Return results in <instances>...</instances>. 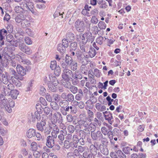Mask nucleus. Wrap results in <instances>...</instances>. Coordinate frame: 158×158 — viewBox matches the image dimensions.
<instances>
[{"mask_svg": "<svg viewBox=\"0 0 158 158\" xmlns=\"http://www.w3.org/2000/svg\"><path fill=\"white\" fill-rule=\"evenodd\" d=\"M27 16L23 13L18 14L15 18V20L17 23H20L22 27L26 28L29 26L30 21L27 19Z\"/></svg>", "mask_w": 158, "mask_h": 158, "instance_id": "1", "label": "nucleus"}, {"mask_svg": "<svg viewBox=\"0 0 158 158\" xmlns=\"http://www.w3.org/2000/svg\"><path fill=\"white\" fill-rule=\"evenodd\" d=\"M89 120L86 117L85 115L83 114H80L79 117V119L77 121L78 124L75 126L76 128L79 127L80 129H88V126L89 125Z\"/></svg>", "mask_w": 158, "mask_h": 158, "instance_id": "2", "label": "nucleus"}, {"mask_svg": "<svg viewBox=\"0 0 158 158\" xmlns=\"http://www.w3.org/2000/svg\"><path fill=\"white\" fill-rule=\"evenodd\" d=\"M80 37L81 40L82 44H86L87 42L90 41L92 42L94 39V37L92 36V33L89 31L86 32L83 34H82L81 36Z\"/></svg>", "mask_w": 158, "mask_h": 158, "instance_id": "3", "label": "nucleus"}, {"mask_svg": "<svg viewBox=\"0 0 158 158\" xmlns=\"http://www.w3.org/2000/svg\"><path fill=\"white\" fill-rule=\"evenodd\" d=\"M73 61L72 57L67 54L65 58L60 62L61 65L63 68H68V67L71 64Z\"/></svg>", "mask_w": 158, "mask_h": 158, "instance_id": "4", "label": "nucleus"}, {"mask_svg": "<svg viewBox=\"0 0 158 158\" xmlns=\"http://www.w3.org/2000/svg\"><path fill=\"white\" fill-rule=\"evenodd\" d=\"M63 117L59 112H56L53 114V118L51 120V123L56 124L57 123H59L63 122Z\"/></svg>", "mask_w": 158, "mask_h": 158, "instance_id": "5", "label": "nucleus"}, {"mask_svg": "<svg viewBox=\"0 0 158 158\" xmlns=\"http://www.w3.org/2000/svg\"><path fill=\"white\" fill-rule=\"evenodd\" d=\"M75 26L77 31L79 32H83L85 29V24L83 21L77 19L75 23Z\"/></svg>", "mask_w": 158, "mask_h": 158, "instance_id": "6", "label": "nucleus"}, {"mask_svg": "<svg viewBox=\"0 0 158 158\" xmlns=\"http://www.w3.org/2000/svg\"><path fill=\"white\" fill-rule=\"evenodd\" d=\"M43 117L42 119L41 120L40 123H37L36 124V127L38 131L41 132H43L44 129L45 127L46 123L45 119L48 118L47 116L45 114L42 115Z\"/></svg>", "mask_w": 158, "mask_h": 158, "instance_id": "7", "label": "nucleus"}, {"mask_svg": "<svg viewBox=\"0 0 158 158\" xmlns=\"http://www.w3.org/2000/svg\"><path fill=\"white\" fill-rule=\"evenodd\" d=\"M64 69L62 73V77L64 80H70L72 76L73 72L71 70L68 68H63Z\"/></svg>", "mask_w": 158, "mask_h": 158, "instance_id": "8", "label": "nucleus"}, {"mask_svg": "<svg viewBox=\"0 0 158 158\" xmlns=\"http://www.w3.org/2000/svg\"><path fill=\"white\" fill-rule=\"evenodd\" d=\"M112 127L111 125L106 123V127H102L101 129V132L104 135H107L108 137L110 136L111 133Z\"/></svg>", "mask_w": 158, "mask_h": 158, "instance_id": "9", "label": "nucleus"}, {"mask_svg": "<svg viewBox=\"0 0 158 158\" xmlns=\"http://www.w3.org/2000/svg\"><path fill=\"white\" fill-rule=\"evenodd\" d=\"M61 97L63 99H64L69 102H72L74 100V95L70 93L67 94L65 92H64L61 94Z\"/></svg>", "mask_w": 158, "mask_h": 158, "instance_id": "10", "label": "nucleus"}, {"mask_svg": "<svg viewBox=\"0 0 158 158\" xmlns=\"http://www.w3.org/2000/svg\"><path fill=\"white\" fill-rule=\"evenodd\" d=\"M98 142L97 141H94V144H92L89 147V150L90 153L93 154V155H95L97 153L99 147Z\"/></svg>", "mask_w": 158, "mask_h": 158, "instance_id": "11", "label": "nucleus"}, {"mask_svg": "<svg viewBox=\"0 0 158 158\" xmlns=\"http://www.w3.org/2000/svg\"><path fill=\"white\" fill-rule=\"evenodd\" d=\"M19 48L21 51L27 54L30 55L32 53V50L30 48L24 43H22L19 44Z\"/></svg>", "mask_w": 158, "mask_h": 158, "instance_id": "12", "label": "nucleus"}, {"mask_svg": "<svg viewBox=\"0 0 158 158\" xmlns=\"http://www.w3.org/2000/svg\"><path fill=\"white\" fill-rule=\"evenodd\" d=\"M103 135L101 132L100 131H98L96 132L94 131L91 134V138L94 141H100Z\"/></svg>", "mask_w": 158, "mask_h": 158, "instance_id": "13", "label": "nucleus"}, {"mask_svg": "<svg viewBox=\"0 0 158 158\" xmlns=\"http://www.w3.org/2000/svg\"><path fill=\"white\" fill-rule=\"evenodd\" d=\"M11 79H10L9 81V84L7 86L6 85H3V89L4 90V91L5 92L6 91H7V89L10 90H14V84L13 83H14V81H13L14 79V77L13 76H11Z\"/></svg>", "mask_w": 158, "mask_h": 158, "instance_id": "14", "label": "nucleus"}, {"mask_svg": "<svg viewBox=\"0 0 158 158\" xmlns=\"http://www.w3.org/2000/svg\"><path fill=\"white\" fill-rule=\"evenodd\" d=\"M46 145L49 148H52L55 145L54 140L51 136H48L46 138Z\"/></svg>", "mask_w": 158, "mask_h": 158, "instance_id": "15", "label": "nucleus"}, {"mask_svg": "<svg viewBox=\"0 0 158 158\" xmlns=\"http://www.w3.org/2000/svg\"><path fill=\"white\" fill-rule=\"evenodd\" d=\"M103 114L104 115L105 119L107 120L110 124H112L114 121L112 114L107 111L103 112Z\"/></svg>", "mask_w": 158, "mask_h": 158, "instance_id": "16", "label": "nucleus"}, {"mask_svg": "<svg viewBox=\"0 0 158 158\" xmlns=\"http://www.w3.org/2000/svg\"><path fill=\"white\" fill-rule=\"evenodd\" d=\"M79 134L80 137L85 138L86 136L89 135L90 131L86 128L80 129L79 131Z\"/></svg>", "mask_w": 158, "mask_h": 158, "instance_id": "17", "label": "nucleus"}, {"mask_svg": "<svg viewBox=\"0 0 158 158\" xmlns=\"http://www.w3.org/2000/svg\"><path fill=\"white\" fill-rule=\"evenodd\" d=\"M64 148L67 149L70 148L74 149L75 148H76L77 147V145H75L73 142H70L69 141L67 140H65L64 141Z\"/></svg>", "mask_w": 158, "mask_h": 158, "instance_id": "18", "label": "nucleus"}, {"mask_svg": "<svg viewBox=\"0 0 158 158\" xmlns=\"http://www.w3.org/2000/svg\"><path fill=\"white\" fill-rule=\"evenodd\" d=\"M119 130L116 128H114L113 131H111V133L110 134V136H109V138L110 140H112L114 137H119L120 136Z\"/></svg>", "mask_w": 158, "mask_h": 158, "instance_id": "19", "label": "nucleus"}, {"mask_svg": "<svg viewBox=\"0 0 158 158\" xmlns=\"http://www.w3.org/2000/svg\"><path fill=\"white\" fill-rule=\"evenodd\" d=\"M5 55L4 58L7 59L8 60L10 59V55L12 54L13 51L11 48L7 47L4 48Z\"/></svg>", "mask_w": 158, "mask_h": 158, "instance_id": "20", "label": "nucleus"}, {"mask_svg": "<svg viewBox=\"0 0 158 158\" xmlns=\"http://www.w3.org/2000/svg\"><path fill=\"white\" fill-rule=\"evenodd\" d=\"M17 70L19 75L24 76L26 74V70L25 68L20 64H18Z\"/></svg>", "mask_w": 158, "mask_h": 158, "instance_id": "21", "label": "nucleus"}, {"mask_svg": "<svg viewBox=\"0 0 158 158\" xmlns=\"http://www.w3.org/2000/svg\"><path fill=\"white\" fill-rule=\"evenodd\" d=\"M99 148L100 152L103 155L105 156L108 155L109 151L106 146H104L101 144H100L99 146Z\"/></svg>", "mask_w": 158, "mask_h": 158, "instance_id": "22", "label": "nucleus"}, {"mask_svg": "<svg viewBox=\"0 0 158 158\" xmlns=\"http://www.w3.org/2000/svg\"><path fill=\"white\" fill-rule=\"evenodd\" d=\"M36 130L33 129H29L26 132V136L29 138H31L35 137Z\"/></svg>", "mask_w": 158, "mask_h": 158, "instance_id": "23", "label": "nucleus"}, {"mask_svg": "<svg viewBox=\"0 0 158 158\" xmlns=\"http://www.w3.org/2000/svg\"><path fill=\"white\" fill-rule=\"evenodd\" d=\"M8 73L6 72H5V73H3L2 74V81L4 84L6 85L8 83V82H9V81L10 79L11 80V77H9L10 79H9V78H8Z\"/></svg>", "mask_w": 158, "mask_h": 158, "instance_id": "24", "label": "nucleus"}, {"mask_svg": "<svg viewBox=\"0 0 158 158\" xmlns=\"http://www.w3.org/2000/svg\"><path fill=\"white\" fill-rule=\"evenodd\" d=\"M49 78L50 81L48 82H51L53 83L55 85H57L58 84V81L56 77L54 75L50 74L49 75Z\"/></svg>", "mask_w": 158, "mask_h": 158, "instance_id": "25", "label": "nucleus"}, {"mask_svg": "<svg viewBox=\"0 0 158 158\" xmlns=\"http://www.w3.org/2000/svg\"><path fill=\"white\" fill-rule=\"evenodd\" d=\"M66 48L61 44H59L58 45L57 49L58 51L60 53L61 55H63L65 52Z\"/></svg>", "mask_w": 158, "mask_h": 158, "instance_id": "26", "label": "nucleus"}, {"mask_svg": "<svg viewBox=\"0 0 158 158\" xmlns=\"http://www.w3.org/2000/svg\"><path fill=\"white\" fill-rule=\"evenodd\" d=\"M95 107L96 109L99 111H103L106 110V107L104 105H102L98 103L96 104Z\"/></svg>", "mask_w": 158, "mask_h": 158, "instance_id": "27", "label": "nucleus"}, {"mask_svg": "<svg viewBox=\"0 0 158 158\" xmlns=\"http://www.w3.org/2000/svg\"><path fill=\"white\" fill-rule=\"evenodd\" d=\"M51 128L52 130V132L58 134L60 132V130L58 126L56 124H52L51 123Z\"/></svg>", "mask_w": 158, "mask_h": 158, "instance_id": "28", "label": "nucleus"}, {"mask_svg": "<svg viewBox=\"0 0 158 158\" xmlns=\"http://www.w3.org/2000/svg\"><path fill=\"white\" fill-rule=\"evenodd\" d=\"M65 39L69 40V42L74 40V35L71 32H68L65 35Z\"/></svg>", "mask_w": 158, "mask_h": 158, "instance_id": "29", "label": "nucleus"}, {"mask_svg": "<svg viewBox=\"0 0 158 158\" xmlns=\"http://www.w3.org/2000/svg\"><path fill=\"white\" fill-rule=\"evenodd\" d=\"M88 125H89L88 126V128H89L90 134L92 132H94L96 130L97 126L94 124L93 122H91L90 123H89Z\"/></svg>", "mask_w": 158, "mask_h": 158, "instance_id": "30", "label": "nucleus"}, {"mask_svg": "<svg viewBox=\"0 0 158 158\" xmlns=\"http://www.w3.org/2000/svg\"><path fill=\"white\" fill-rule=\"evenodd\" d=\"M87 110V113L88 114V117L89 118V122H92L93 120L94 117V113L91 110L89 109H86Z\"/></svg>", "mask_w": 158, "mask_h": 158, "instance_id": "31", "label": "nucleus"}, {"mask_svg": "<svg viewBox=\"0 0 158 158\" xmlns=\"http://www.w3.org/2000/svg\"><path fill=\"white\" fill-rule=\"evenodd\" d=\"M19 94V91L18 90L16 89H14L10 91V95L13 99H15L17 98Z\"/></svg>", "mask_w": 158, "mask_h": 158, "instance_id": "32", "label": "nucleus"}, {"mask_svg": "<svg viewBox=\"0 0 158 158\" xmlns=\"http://www.w3.org/2000/svg\"><path fill=\"white\" fill-rule=\"evenodd\" d=\"M48 86L51 91L53 92L56 91L57 89L56 86L57 85H55L54 84L51 83V82H48Z\"/></svg>", "mask_w": 158, "mask_h": 158, "instance_id": "33", "label": "nucleus"}, {"mask_svg": "<svg viewBox=\"0 0 158 158\" xmlns=\"http://www.w3.org/2000/svg\"><path fill=\"white\" fill-rule=\"evenodd\" d=\"M50 106L52 109L55 110H58L60 108L59 105L55 102H51Z\"/></svg>", "mask_w": 158, "mask_h": 158, "instance_id": "34", "label": "nucleus"}, {"mask_svg": "<svg viewBox=\"0 0 158 158\" xmlns=\"http://www.w3.org/2000/svg\"><path fill=\"white\" fill-rule=\"evenodd\" d=\"M59 106L62 108L66 107L69 104V102L64 99L61 100L59 102Z\"/></svg>", "mask_w": 158, "mask_h": 158, "instance_id": "35", "label": "nucleus"}, {"mask_svg": "<svg viewBox=\"0 0 158 158\" xmlns=\"http://www.w3.org/2000/svg\"><path fill=\"white\" fill-rule=\"evenodd\" d=\"M70 51H75L77 48V44L76 42H74L70 44L69 46Z\"/></svg>", "mask_w": 158, "mask_h": 158, "instance_id": "36", "label": "nucleus"}, {"mask_svg": "<svg viewBox=\"0 0 158 158\" xmlns=\"http://www.w3.org/2000/svg\"><path fill=\"white\" fill-rule=\"evenodd\" d=\"M96 51L95 49L92 47H90L89 51L88 52L89 56L91 58L94 57L96 54Z\"/></svg>", "mask_w": 158, "mask_h": 158, "instance_id": "37", "label": "nucleus"}, {"mask_svg": "<svg viewBox=\"0 0 158 158\" xmlns=\"http://www.w3.org/2000/svg\"><path fill=\"white\" fill-rule=\"evenodd\" d=\"M87 59L86 57L83 56L77 59L79 62L83 65H86L87 64Z\"/></svg>", "mask_w": 158, "mask_h": 158, "instance_id": "38", "label": "nucleus"}, {"mask_svg": "<svg viewBox=\"0 0 158 158\" xmlns=\"http://www.w3.org/2000/svg\"><path fill=\"white\" fill-rule=\"evenodd\" d=\"M66 120L68 122L71 123L73 122V124H76V123L73 118V116L71 114H69L66 116Z\"/></svg>", "mask_w": 158, "mask_h": 158, "instance_id": "39", "label": "nucleus"}, {"mask_svg": "<svg viewBox=\"0 0 158 158\" xmlns=\"http://www.w3.org/2000/svg\"><path fill=\"white\" fill-rule=\"evenodd\" d=\"M91 31H92L94 34L96 35L98 34L99 35H102V34L100 33V32L101 31V30H98V27L96 26H94L91 28Z\"/></svg>", "mask_w": 158, "mask_h": 158, "instance_id": "40", "label": "nucleus"}, {"mask_svg": "<svg viewBox=\"0 0 158 158\" xmlns=\"http://www.w3.org/2000/svg\"><path fill=\"white\" fill-rule=\"evenodd\" d=\"M93 154L87 151L84 152L83 154V156L84 158H94L93 156ZM80 158H83V157L81 156Z\"/></svg>", "mask_w": 158, "mask_h": 158, "instance_id": "41", "label": "nucleus"}, {"mask_svg": "<svg viewBox=\"0 0 158 158\" xmlns=\"http://www.w3.org/2000/svg\"><path fill=\"white\" fill-rule=\"evenodd\" d=\"M44 109V114L47 115H49V116H52V111H51V109L48 106L45 107Z\"/></svg>", "mask_w": 158, "mask_h": 158, "instance_id": "42", "label": "nucleus"}, {"mask_svg": "<svg viewBox=\"0 0 158 158\" xmlns=\"http://www.w3.org/2000/svg\"><path fill=\"white\" fill-rule=\"evenodd\" d=\"M23 1L27 2V6H26V9H32V8H34V4L31 0H23Z\"/></svg>", "mask_w": 158, "mask_h": 158, "instance_id": "43", "label": "nucleus"}, {"mask_svg": "<svg viewBox=\"0 0 158 158\" xmlns=\"http://www.w3.org/2000/svg\"><path fill=\"white\" fill-rule=\"evenodd\" d=\"M122 150L126 154L130 155V151H132V149L129 146H125L123 147Z\"/></svg>", "mask_w": 158, "mask_h": 158, "instance_id": "44", "label": "nucleus"}, {"mask_svg": "<svg viewBox=\"0 0 158 158\" xmlns=\"http://www.w3.org/2000/svg\"><path fill=\"white\" fill-rule=\"evenodd\" d=\"M79 138L78 135L76 134L74 135L73 136L72 142L74 143V144L75 145H77V144L78 143Z\"/></svg>", "mask_w": 158, "mask_h": 158, "instance_id": "45", "label": "nucleus"}, {"mask_svg": "<svg viewBox=\"0 0 158 158\" xmlns=\"http://www.w3.org/2000/svg\"><path fill=\"white\" fill-rule=\"evenodd\" d=\"M69 89L73 94H76L78 91V88L73 85H71Z\"/></svg>", "mask_w": 158, "mask_h": 158, "instance_id": "46", "label": "nucleus"}, {"mask_svg": "<svg viewBox=\"0 0 158 158\" xmlns=\"http://www.w3.org/2000/svg\"><path fill=\"white\" fill-rule=\"evenodd\" d=\"M70 67V69L71 70L74 71L76 70L77 68V63L75 61H73V62L69 66Z\"/></svg>", "mask_w": 158, "mask_h": 158, "instance_id": "47", "label": "nucleus"}, {"mask_svg": "<svg viewBox=\"0 0 158 158\" xmlns=\"http://www.w3.org/2000/svg\"><path fill=\"white\" fill-rule=\"evenodd\" d=\"M64 81H63L62 83L63 85L65 88L69 89L71 85V83L69 81V80H64Z\"/></svg>", "mask_w": 158, "mask_h": 158, "instance_id": "48", "label": "nucleus"}, {"mask_svg": "<svg viewBox=\"0 0 158 158\" xmlns=\"http://www.w3.org/2000/svg\"><path fill=\"white\" fill-rule=\"evenodd\" d=\"M104 41V38L101 36L98 37L96 39V43L100 45L102 44Z\"/></svg>", "mask_w": 158, "mask_h": 158, "instance_id": "49", "label": "nucleus"}, {"mask_svg": "<svg viewBox=\"0 0 158 158\" xmlns=\"http://www.w3.org/2000/svg\"><path fill=\"white\" fill-rule=\"evenodd\" d=\"M85 44H82L81 42L80 45V49L82 51V53L84 54L87 52V48L85 45Z\"/></svg>", "mask_w": 158, "mask_h": 158, "instance_id": "50", "label": "nucleus"}, {"mask_svg": "<svg viewBox=\"0 0 158 158\" xmlns=\"http://www.w3.org/2000/svg\"><path fill=\"white\" fill-rule=\"evenodd\" d=\"M8 100H5V101H0V107L1 109H4L8 105Z\"/></svg>", "mask_w": 158, "mask_h": 158, "instance_id": "51", "label": "nucleus"}, {"mask_svg": "<svg viewBox=\"0 0 158 158\" xmlns=\"http://www.w3.org/2000/svg\"><path fill=\"white\" fill-rule=\"evenodd\" d=\"M100 140L102 143L101 144L104 146H106L107 143H108V141L106 137H104L103 135Z\"/></svg>", "mask_w": 158, "mask_h": 158, "instance_id": "52", "label": "nucleus"}, {"mask_svg": "<svg viewBox=\"0 0 158 158\" xmlns=\"http://www.w3.org/2000/svg\"><path fill=\"white\" fill-rule=\"evenodd\" d=\"M3 33V35H6L7 34V31L6 30L4 29H2L0 31V40H2L4 38V36H3L2 33Z\"/></svg>", "mask_w": 158, "mask_h": 158, "instance_id": "53", "label": "nucleus"}, {"mask_svg": "<svg viewBox=\"0 0 158 158\" xmlns=\"http://www.w3.org/2000/svg\"><path fill=\"white\" fill-rule=\"evenodd\" d=\"M86 106H85V108L87 109V108L89 109H92L94 107L93 102L90 101H88L86 103Z\"/></svg>", "mask_w": 158, "mask_h": 158, "instance_id": "54", "label": "nucleus"}, {"mask_svg": "<svg viewBox=\"0 0 158 158\" xmlns=\"http://www.w3.org/2000/svg\"><path fill=\"white\" fill-rule=\"evenodd\" d=\"M51 123H50L49 127H45L44 129V131L45 135H48L49 134L51 131Z\"/></svg>", "mask_w": 158, "mask_h": 158, "instance_id": "55", "label": "nucleus"}, {"mask_svg": "<svg viewBox=\"0 0 158 158\" xmlns=\"http://www.w3.org/2000/svg\"><path fill=\"white\" fill-rule=\"evenodd\" d=\"M57 63L56 60L51 61L50 62V68L52 70H54L57 67Z\"/></svg>", "mask_w": 158, "mask_h": 158, "instance_id": "56", "label": "nucleus"}, {"mask_svg": "<svg viewBox=\"0 0 158 158\" xmlns=\"http://www.w3.org/2000/svg\"><path fill=\"white\" fill-rule=\"evenodd\" d=\"M54 71V73L56 76H59L61 73L60 68L59 65L56 68Z\"/></svg>", "mask_w": 158, "mask_h": 158, "instance_id": "57", "label": "nucleus"}, {"mask_svg": "<svg viewBox=\"0 0 158 158\" xmlns=\"http://www.w3.org/2000/svg\"><path fill=\"white\" fill-rule=\"evenodd\" d=\"M69 108L70 112L73 114H75L77 112V110L74 106L73 105H70L69 104Z\"/></svg>", "mask_w": 158, "mask_h": 158, "instance_id": "58", "label": "nucleus"}, {"mask_svg": "<svg viewBox=\"0 0 158 158\" xmlns=\"http://www.w3.org/2000/svg\"><path fill=\"white\" fill-rule=\"evenodd\" d=\"M35 107L37 111L36 112L40 113V114L42 113V109H43V108H42L41 104L39 103H37Z\"/></svg>", "mask_w": 158, "mask_h": 158, "instance_id": "59", "label": "nucleus"}, {"mask_svg": "<svg viewBox=\"0 0 158 158\" xmlns=\"http://www.w3.org/2000/svg\"><path fill=\"white\" fill-rule=\"evenodd\" d=\"M73 74L80 80H81L83 77V75L82 73L79 71H76Z\"/></svg>", "mask_w": 158, "mask_h": 158, "instance_id": "60", "label": "nucleus"}, {"mask_svg": "<svg viewBox=\"0 0 158 158\" xmlns=\"http://www.w3.org/2000/svg\"><path fill=\"white\" fill-rule=\"evenodd\" d=\"M76 128L73 125H69L68 126L67 129L68 132L72 134L74 132L75 129H76Z\"/></svg>", "mask_w": 158, "mask_h": 158, "instance_id": "61", "label": "nucleus"}, {"mask_svg": "<svg viewBox=\"0 0 158 158\" xmlns=\"http://www.w3.org/2000/svg\"><path fill=\"white\" fill-rule=\"evenodd\" d=\"M14 10L16 13H20L23 12L24 10L20 6H16L15 7Z\"/></svg>", "mask_w": 158, "mask_h": 158, "instance_id": "62", "label": "nucleus"}, {"mask_svg": "<svg viewBox=\"0 0 158 158\" xmlns=\"http://www.w3.org/2000/svg\"><path fill=\"white\" fill-rule=\"evenodd\" d=\"M98 26L101 29H105L106 26V24L103 21H100L98 23Z\"/></svg>", "mask_w": 158, "mask_h": 158, "instance_id": "63", "label": "nucleus"}, {"mask_svg": "<svg viewBox=\"0 0 158 158\" xmlns=\"http://www.w3.org/2000/svg\"><path fill=\"white\" fill-rule=\"evenodd\" d=\"M120 158H126V156L120 150H118L116 153Z\"/></svg>", "mask_w": 158, "mask_h": 158, "instance_id": "64", "label": "nucleus"}]
</instances>
